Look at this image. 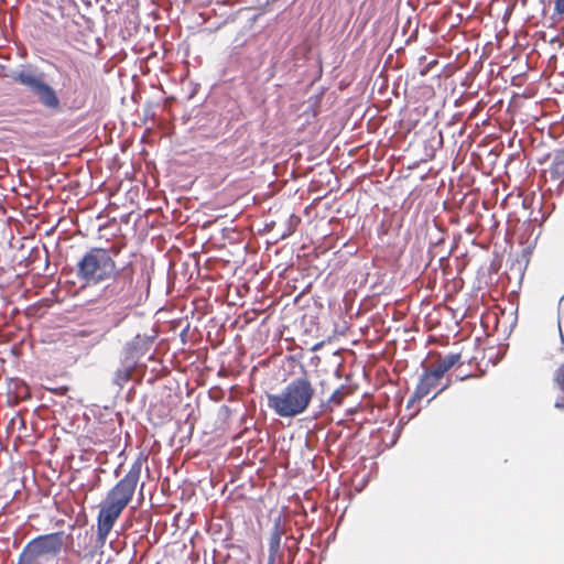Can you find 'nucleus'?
<instances>
[{"mask_svg":"<svg viewBox=\"0 0 564 564\" xmlns=\"http://www.w3.org/2000/svg\"><path fill=\"white\" fill-rule=\"evenodd\" d=\"M315 389L306 376L291 380L279 393L267 395L268 406L280 417H294L306 411Z\"/></svg>","mask_w":564,"mask_h":564,"instance_id":"nucleus-1","label":"nucleus"},{"mask_svg":"<svg viewBox=\"0 0 564 564\" xmlns=\"http://www.w3.org/2000/svg\"><path fill=\"white\" fill-rule=\"evenodd\" d=\"M112 282L107 284L104 293L107 300L116 302L126 308L139 305L149 293L150 276L141 273L134 279V270L131 265L116 270Z\"/></svg>","mask_w":564,"mask_h":564,"instance_id":"nucleus-2","label":"nucleus"},{"mask_svg":"<svg viewBox=\"0 0 564 564\" xmlns=\"http://www.w3.org/2000/svg\"><path fill=\"white\" fill-rule=\"evenodd\" d=\"M116 261L104 248H91L77 263V278L86 284H98L116 273Z\"/></svg>","mask_w":564,"mask_h":564,"instance_id":"nucleus-3","label":"nucleus"},{"mask_svg":"<svg viewBox=\"0 0 564 564\" xmlns=\"http://www.w3.org/2000/svg\"><path fill=\"white\" fill-rule=\"evenodd\" d=\"M10 77L20 85L29 88L44 108L52 111L59 110L61 100L57 91L46 83L45 74L43 72L33 67H25L19 70H13Z\"/></svg>","mask_w":564,"mask_h":564,"instance_id":"nucleus-4","label":"nucleus"},{"mask_svg":"<svg viewBox=\"0 0 564 564\" xmlns=\"http://www.w3.org/2000/svg\"><path fill=\"white\" fill-rule=\"evenodd\" d=\"M141 469L142 463L140 459H137L131 465L126 476L108 491L104 501L124 510L134 495L141 475Z\"/></svg>","mask_w":564,"mask_h":564,"instance_id":"nucleus-5","label":"nucleus"},{"mask_svg":"<svg viewBox=\"0 0 564 564\" xmlns=\"http://www.w3.org/2000/svg\"><path fill=\"white\" fill-rule=\"evenodd\" d=\"M68 535L64 531L39 535L31 541L44 554V556L55 564V558L62 552Z\"/></svg>","mask_w":564,"mask_h":564,"instance_id":"nucleus-6","label":"nucleus"},{"mask_svg":"<svg viewBox=\"0 0 564 564\" xmlns=\"http://www.w3.org/2000/svg\"><path fill=\"white\" fill-rule=\"evenodd\" d=\"M123 510L102 501L97 516V545L104 546L117 519Z\"/></svg>","mask_w":564,"mask_h":564,"instance_id":"nucleus-7","label":"nucleus"},{"mask_svg":"<svg viewBox=\"0 0 564 564\" xmlns=\"http://www.w3.org/2000/svg\"><path fill=\"white\" fill-rule=\"evenodd\" d=\"M441 377L433 369H425L420 377L409 405L426 397L441 381Z\"/></svg>","mask_w":564,"mask_h":564,"instance_id":"nucleus-8","label":"nucleus"},{"mask_svg":"<svg viewBox=\"0 0 564 564\" xmlns=\"http://www.w3.org/2000/svg\"><path fill=\"white\" fill-rule=\"evenodd\" d=\"M17 564H52L32 541L28 542L19 555Z\"/></svg>","mask_w":564,"mask_h":564,"instance_id":"nucleus-9","label":"nucleus"},{"mask_svg":"<svg viewBox=\"0 0 564 564\" xmlns=\"http://www.w3.org/2000/svg\"><path fill=\"white\" fill-rule=\"evenodd\" d=\"M283 531L281 529L280 518L274 521L270 539H269V555L268 564H275V560L280 556L281 538Z\"/></svg>","mask_w":564,"mask_h":564,"instance_id":"nucleus-10","label":"nucleus"},{"mask_svg":"<svg viewBox=\"0 0 564 564\" xmlns=\"http://www.w3.org/2000/svg\"><path fill=\"white\" fill-rule=\"evenodd\" d=\"M460 359L459 354H448L438 359L437 364L433 367V370L443 378L445 372L448 371Z\"/></svg>","mask_w":564,"mask_h":564,"instance_id":"nucleus-11","label":"nucleus"},{"mask_svg":"<svg viewBox=\"0 0 564 564\" xmlns=\"http://www.w3.org/2000/svg\"><path fill=\"white\" fill-rule=\"evenodd\" d=\"M550 174L553 180L564 181V149L554 154L550 167Z\"/></svg>","mask_w":564,"mask_h":564,"instance_id":"nucleus-12","label":"nucleus"},{"mask_svg":"<svg viewBox=\"0 0 564 564\" xmlns=\"http://www.w3.org/2000/svg\"><path fill=\"white\" fill-rule=\"evenodd\" d=\"M345 389L344 386H340L334 392L329 395V398L322 403L323 410H333L334 406H339L343 403L344 394L343 390Z\"/></svg>","mask_w":564,"mask_h":564,"instance_id":"nucleus-13","label":"nucleus"},{"mask_svg":"<svg viewBox=\"0 0 564 564\" xmlns=\"http://www.w3.org/2000/svg\"><path fill=\"white\" fill-rule=\"evenodd\" d=\"M132 373V367L130 366H123L116 370L113 376V382L122 388L126 382L129 381Z\"/></svg>","mask_w":564,"mask_h":564,"instance_id":"nucleus-14","label":"nucleus"},{"mask_svg":"<svg viewBox=\"0 0 564 564\" xmlns=\"http://www.w3.org/2000/svg\"><path fill=\"white\" fill-rule=\"evenodd\" d=\"M563 14H564V0H555L552 20L556 22L562 18Z\"/></svg>","mask_w":564,"mask_h":564,"instance_id":"nucleus-15","label":"nucleus"},{"mask_svg":"<svg viewBox=\"0 0 564 564\" xmlns=\"http://www.w3.org/2000/svg\"><path fill=\"white\" fill-rule=\"evenodd\" d=\"M288 223H289V229H288V232H284V234L282 235V238H285V237L290 236V235L294 231V228H295V226L300 223V219H299L297 217H295L294 215H291V216L289 217Z\"/></svg>","mask_w":564,"mask_h":564,"instance_id":"nucleus-16","label":"nucleus"},{"mask_svg":"<svg viewBox=\"0 0 564 564\" xmlns=\"http://www.w3.org/2000/svg\"><path fill=\"white\" fill-rule=\"evenodd\" d=\"M564 365H562L555 373V383L564 391Z\"/></svg>","mask_w":564,"mask_h":564,"instance_id":"nucleus-17","label":"nucleus"},{"mask_svg":"<svg viewBox=\"0 0 564 564\" xmlns=\"http://www.w3.org/2000/svg\"><path fill=\"white\" fill-rule=\"evenodd\" d=\"M56 72L64 78L63 79V87H68L69 83H70V78H69V75L66 70H64L62 67L59 66H56L55 67Z\"/></svg>","mask_w":564,"mask_h":564,"instance_id":"nucleus-18","label":"nucleus"},{"mask_svg":"<svg viewBox=\"0 0 564 564\" xmlns=\"http://www.w3.org/2000/svg\"><path fill=\"white\" fill-rule=\"evenodd\" d=\"M448 387H449V381H447L445 384H443L441 387V389L436 393H434V395L429 400V402H431L433 399H435L441 392H443Z\"/></svg>","mask_w":564,"mask_h":564,"instance_id":"nucleus-19","label":"nucleus"},{"mask_svg":"<svg viewBox=\"0 0 564 564\" xmlns=\"http://www.w3.org/2000/svg\"><path fill=\"white\" fill-rule=\"evenodd\" d=\"M554 406L556 409H564V395L556 400Z\"/></svg>","mask_w":564,"mask_h":564,"instance_id":"nucleus-20","label":"nucleus"},{"mask_svg":"<svg viewBox=\"0 0 564 564\" xmlns=\"http://www.w3.org/2000/svg\"><path fill=\"white\" fill-rule=\"evenodd\" d=\"M121 321H122V317L118 318V319L113 323V325H115V326H118V325H119V323H120Z\"/></svg>","mask_w":564,"mask_h":564,"instance_id":"nucleus-21","label":"nucleus"}]
</instances>
